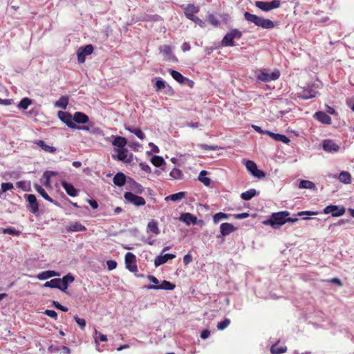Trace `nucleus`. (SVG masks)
Here are the masks:
<instances>
[{"mask_svg": "<svg viewBox=\"0 0 354 354\" xmlns=\"http://www.w3.org/2000/svg\"><path fill=\"white\" fill-rule=\"evenodd\" d=\"M86 228L84 225H82L79 222H75L71 223L67 228V231L68 232H83L85 231Z\"/></svg>", "mask_w": 354, "mask_h": 354, "instance_id": "35", "label": "nucleus"}, {"mask_svg": "<svg viewBox=\"0 0 354 354\" xmlns=\"http://www.w3.org/2000/svg\"><path fill=\"white\" fill-rule=\"evenodd\" d=\"M127 181V176L122 172H118L113 178V182L118 187H122Z\"/></svg>", "mask_w": 354, "mask_h": 354, "instance_id": "28", "label": "nucleus"}, {"mask_svg": "<svg viewBox=\"0 0 354 354\" xmlns=\"http://www.w3.org/2000/svg\"><path fill=\"white\" fill-rule=\"evenodd\" d=\"M2 232L3 234H10V235H12V236H19L20 234V233H21L20 231L17 230H15L13 227L3 228L2 230Z\"/></svg>", "mask_w": 354, "mask_h": 354, "instance_id": "48", "label": "nucleus"}, {"mask_svg": "<svg viewBox=\"0 0 354 354\" xmlns=\"http://www.w3.org/2000/svg\"><path fill=\"white\" fill-rule=\"evenodd\" d=\"M52 304L55 308L60 310L63 312H67L68 310L67 307L62 306L57 301H53Z\"/></svg>", "mask_w": 354, "mask_h": 354, "instance_id": "53", "label": "nucleus"}, {"mask_svg": "<svg viewBox=\"0 0 354 354\" xmlns=\"http://www.w3.org/2000/svg\"><path fill=\"white\" fill-rule=\"evenodd\" d=\"M290 213L288 211H281L272 213L268 219L263 221L262 223L265 225L270 226L274 229H279L281 226L286 223H295L299 219L297 216L304 215H317V212L312 211H302L294 215V217L290 216Z\"/></svg>", "mask_w": 354, "mask_h": 354, "instance_id": "1", "label": "nucleus"}, {"mask_svg": "<svg viewBox=\"0 0 354 354\" xmlns=\"http://www.w3.org/2000/svg\"><path fill=\"white\" fill-rule=\"evenodd\" d=\"M34 144L46 152L53 153L56 151V148L55 147L46 145L44 140H35Z\"/></svg>", "mask_w": 354, "mask_h": 354, "instance_id": "29", "label": "nucleus"}, {"mask_svg": "<svg viewBox=\"0 0 354 354\" xmlns=\"http://www.w3.org/2000/svg\"><path fill=\"white\" fill-rule=\"evenodd\" d=\"M32 100H30L28 97H24L21 100L19 104L17 105V107L19 109L22 110H26L28 107L31 104Z\"/></svg>", "mask_w": 354, "mask_h": 354, "instance_id": "43", "label": "nucleus"}, {"mask_svg": "<svg viewBox=\"0 0 354 354\" xmlns=\"http://www.w3.org/2000/svg\"><path fill=\"white\" fill-rule=\"evenodd\" d=\"M317 91L310 87L304 88L298 93V97L302 100H308L316 97Z\"/></svg>", "mask_w": 354, "mask_h": 354, "instance_id": "19", "label": "nucleus"}, {"mask_svg": "<svg viewBox=\"0 0 354 354\" xmlns=\"http://www.w3.org/2000/svg\"><path fill=\"white\" fill-rule=\"evenodd\" d=\"M299 187L300 189H314L315 188V185L312 181L307 180H301L299 182Z\"/></svg>", "mask_w": 354, "mask_h": 354, "instance_id": "41", "label": "nucleus"}, {"mask_svg": "<svg viewBox=\"0 0 354 354\" xmlns=\"http://www.w3.org/2000/svg\"><path fill=\"white\" fill-rule=\"evenodd\" d=\"M73 122L77 124H85L89 122V118L84 113L77 111L73 115Z\"/></svg>", "mask_w": 354, "mask_h": 354, "instance_id": "21", "label": "nucleus"}, {"mask_svg": "<svg viewBox=\"0 0 354 354\" xmlns=\"http://www.w3.org/2000/svg\"><path fill=\"white\" fill-rule=\"evenodd\" d=\"M57 116L59 119L64 123L68 127L71 129H73L75 127V123L73 122V115L66 111H59L57 113Z\"/></svg>", "mask_w": 354, "mask_h": 354, "instance_id": "12", "label": "nucleus"}, {"mask_svg": "<svg viewBox=\"0 0 354 354\" xmlns=\"http://www.w3.org/2000/svg\"><path fill=\"white\" fill-rule=\"evenodd\" d=\"M280 4L281 3L279 0H273L270 2L261 1H257L255 2L256 7L264 12H268L272 9L277 8L280 6Z\"/></svg>", "mask_w": 354, "mask_h": 354, "instance_id": "7", "label": "nucleus"}, {"mask_svg": "<svg viewBox=\"0 0 354 354\" xmlns=\"http://www.w3.org/2000/svg\"><path fill=\"white\" fill-rule=\"evenodd\" d=\"M207 20H208V22H209V24H211L212 25H213V26H218V24H219L218 20V19H216V17L214 15H212V14L209 15Z\"/></svg>", "mask_w": 354, "mask_h": 354, "instance_id": "54", "label": "nucleus"}, {"mask_svg": "<svg viewBox=\"0 0 354 354\" xmlns=\"http://www.w3.org/2000/svg\"><path fill=\"white\" fill-rule=\"evenodd\" d=\"M139 165L140 168L146 173L149 174L151 172V167L147 163L142 162L139 164Z\"/></svg>", "mask_w": 354, "mask_h": 354, "instance_id": "59", "label": "nucleus"}, {"mask_svg": "<svg viewBox=\"0 0 354 354\" xmlns=\"http://www.w3.org/2000/svg\"><path fill=\"white\" fill-rule=\"evenodd\" d=\"M128 183L129 185V188L131 190L133 191L136 194H142L144 192V187L133 178H129L128 180Z\"/></svg>", "mask_w": 354, "mask_h": 354, "instance_id": "27", "label": "nucleus"}, {"mask_svg": "<svg viewBox=\"0 0 354 354\" xmlns=\"http://www.w3.org/2000/svg\"><path fill=\"white\" fill-rule=\"evenodd\" d=\"M26 201L28 203L27 206L30 212L35 214L39 212V204L34 194H25Z\"/></svg>", "mask_w": 354, "mask_h": 354, "instance_id": "13", "label": "nucleus"}, {"mask_svg": "<svg viewBox=\"0 0 354 354\" xmlns=\"http://www.w3.org/2000/svg\"><path fill=\"white\" fill-rule=\"evenodd\" d=\"M248 216H249V214L248 212L236 214L234 215V217L236 219H243V218H248Z\"/></svg>", "mask_w": 354, "mask_h": 354, "instance_id": "62", "label": "nucleus"}, {"mask_svg": "<svg viewBox=\"0 0 354 354\" xmlns=\"http://www.w3.org/2000/svg\"><path fill=\"white\" fill-rule=\"evenodd\" d=\"M176 286L171 282L164 280L162 281L161 284L159 286L155 285H148L147 288L149 290H172L175 288Z\"/></svg>", "mask_w": 354, "mask_h": 354, "instance_id": "18", "label": "nucleus"}, {"mask_svg": "<svg viewBox=\"0 0 354 354\" xmlns=\"http://www.w3.org/2000/svg\"><path fill=\"white\" fill-rule=\"evenodd\" d=\"M37 278L39 279V280H41V281H44V280H46V279H50L49 278V275H48V271H44V272H39L37 275Z\"/></svg>", "mask_w": 354, "mask_h": 354, "instance_id": "57", "label": "nucleus"}, {"mask_svg": "<svg viewBox=\"0 0 354 354\" xmlns=\"http://www.w3.org/2000/svg\"><path fill=\"white\" fill-rule=\"evenodd\" d=\"M314 118L319 122L324 124H331V118L324 111H317L314 114Z\"/></svg>", "mask_w": 354, "mask_h": 354, "instance_id": "22", "label": "nucleus"}, {"mask_svg": "<svg viewBox=\"0 0 354 354\" xmlns=\"http://www.w3.org/2000/svg\"><path fill=\"white\" fill-rule=\"evenodd\" d=\"M171 77L180 84H185L188 81V78L183 76L180 73L173 69L169 70Z\"/></svg>", "mask_w": 354, "mask_h": 354, "instance_id": "33", "label": "nucleus"}, {"mask_svg": "<svg viewBox=\"0 0 354 354\" xmlns=\"http://www.w3.org/2000/svg\"><path fill=\"white\" fill-rule=\"evenodd\" d=\"M207 174V171L205 170H202L198 176V180L200 182L203 183L205 186H209L211 183V179L208 177H206L205 175Z\"/></svg>", "mask_w": 354, "mask_h": 354, "instance_id": "42", "label": "nucleus"}, {"mask_svg": "<svg viewBox=\"0 0 354 354\" xmlns=\"http://www.w3.org/2000/svg\"><path fill=\"white\" fill-rule=\"evenodd\" d=\"M198 147L204 150H216L218 149V147L216 145H208L207 144H201L198 145Z\"/></svg>", "mask_w": 354, "mask_h": 354, "instance_id": "55", "label": "nucleus"}, {"mask_svg": "<svg viewBox=\"0 0 354 354\" xmlns=\"http://www.w3.org/2000/svg\"><path fill=\"white\" fill-rule=\"evenodd\" d=\"M93 52V46L91 44L80 47L77 50V60L79 63L85 62L86 56L90 55Z\"/></svg>", "mask_w": 354, "mask_h": 354, "instance_id": "11", "label": "nucleus"}, {"mask_svg": "<svg viewBox=\"0 0 354 354\" xmlns=\"http://www.w3.org/2000/svg\"><path fill=\"white\" fill-rule=\"evenodd\" d=\"M280 77V72L279 70L269 73L266 69H261L257 73V80L263 82H269L279 79Z\"/></svg>", "mask_w": 354, "mask_h": 354, "instance_id": "4", "label": "nucleus"}, {"mask_svg": "<svg viewBox=\"0 0 354 354\" xmlns=\"http://www.w3.org/2000/svg\"><path fill=\"white\" fill-rule=\"evenodd\" d=\"M62 187L65 189L66 192L72 197L77 196L78 195V190L74 187V186L67 183L65 180L61 182Z\"/></svg>", "mask_w": 354, "mask_h": 354, "instance_id": "24", "label": "nucleus"}, {"mask_svg": "<svg viewBox=\"0 0 354 354\" xmlns=\"http://www.w3.org/2000/svg\"><path fill=\"white\" fill-rule=\"evenodd\" d=\"M166 86V82L161 78L157 80L156 82V88L157 91H159L164 88Z\"/></svg>", "mask_w": 354, "mask_h": 354, "instance_id": "50", "label": "nucleus"}, {"mask_svg": "<svg viewBox=\"0 0 354 354\" xmlns=\"http://www.w3.org/2000/svg\"><path fill=\"white\" fill-rule=\"evenodd\" d=\"M179 221L183 222L187 226L197 223L196 216L188 212L182 213L179 216Z\"/></svg>", "mask_w": 354, "mask_h": 354, "instance_id": "16", "label": "nucleus"}, {"mask_svg": "<svg viewBox=\"0 0 354 354\" xmlns=\"http://www.w3.org/2000/svg\"><path fill=\"white\" fill-rule=\"evenodd\" d=\"M59 278L53 279L50 281H46L44 284V287L45 288H57L61 290V287L59 286Z\"/></svg>", "mask_w": 354, "mask_h": 354, "instance_id": "38", "label": "nucleus"}, {"mask_svg": "<svg viewBox=\"0 0 354 354\" xmlns=\"http://www.w3.org/2000/svg\"><path fill=\"white\" fill-rule=\"evenodd\" d=\"M75 277L71 273H68L64 276L62 279L59 278V286L61 287V291L66 292L69 283L73 282Z\"/></svg>", "mask_w": 354, "mask_h": 354, "instance_id": "17", "label": "nucleus"}, {"mask_svg": "<svg viewBox=\"0 0 354 354\" xmlns=\"http://www.w3.org/2000/svg\"><path fill=\"white\" fill-rule=\"evenodd\" d=\"M192 256L190 254H187L183 257V263L185 266H187L192 261Z\"/></svg>", "mask_w": 354, "mask_h": 354, "instance_id": "61", "label": "nucleus"}, {"mask_svg": "<svg viewBox=\"0 0 354 354\" xmlns=\"http://www.w3.org/2000/svg\"><path fill=\"white\" fill-rule=\"evenodd\" d=\"M68 104V96H62L59 99L55 102V106L61 108L62 109H66L67 105Z\"/></svg>", "mask_w": 354, "mask_h": 354, "instance_id": "36", "label": "nucleus"}, {"mask_svg": "<svg viewBox=\"0 0 354 354\" xmlns=\"http://www.w3.org/2000/svg\"><path fill=\"white\" fill-rule=\"evenodd\" d=\"M230 324V319L228 318H225L224 320L220 322L217 324V328L220 330H223L225 329Z\"/></svg>", "mask_w": 354, "mask_h": 354, "instance_id": "49", "label": "nucleus"}, {"mask_svg": "<svg viewBox=\"0 0 354 354\" xmlns=\"http://www.w3.org/2000/svg\"><path fill=\"white\" fill-rule=\"evenodd\" d=\"M243 32L239 29L234 28L228 32L222 39L221 44L224 47H232L236 46L234 39L241 38Z\"/></svg>", "mask_w": 354, "mask_h": 354, "instance_id": "3", "label": "nucleus"}, {"mask_svg": "<svg viewBox=\"0 0 354 354\" xmlns=\"http://www.w3.org/2000/svg\"><path fill=\"white\" fill-rule=\"evenodd\" d=\"M160 51L162 54L164 59L169 62L177 61L176 57L173 54L172 48L170 46L164 45L160 47Z\"/></svg>", "mask_w": 354, "mask_h": 354, "instance_id": "15", "label": "nucleus"}, {"mask_svg": "<svg viewBox=\"0 0 354 354\" xmlns=\"http://www.w3.org/2000/svg\"><path fill=\"white\" fill-rule=\"evenodd\" d=\"M73 129H77V130L93 132V133L95 132V129L93 127V126L77 125L75 124V127H74Z\"/></svg>", "mask_w": 354, "mask_h": 354, "instance_id": "46", "label": "nucleus"}, {"mask_svg": "<svg viewBox=\"0 0 354 354\" xmlns=\"http://www.w3.org/2000/svg\"><path fill=\"white\" fill-rule=\"evenodd\" d=\"M106 265L109 270H112L117 267V262L113 260H109L106 261Z\"/></svg>", "mask_w": 354, "mask_h": 354, "instance_id": "60", "label": "nucleus"}, {"mask_svg": "<svg viewBox=\"0 0 354 354\" xmlns=\"http://www.w3.org/2000/svg\"><path fill=\"white\" fill-rule=\"evenodd\" d=\"M169 175L175 179H178L180 178L182 173L180 169L174 168L170 171Z\"/></svg>", "mask_w": 354, "mask_h": 354, "instance_id": "51", "label": "nucleus"}, {"mask_svg": "<svg viewBox=\"0 0 354 354\" xmlns=\"http://www.w3.org/2000/svg\"><path fill=\"white\" fill-rule=\"evenodd\" d=\"M176 257V255L174 254H162V252L157 256L154 259V265L157 268L164 263H165L168 260L173 259Z\"/></svg>", "mask_w": 354, "mask_h": 354, "instance_id": "20", "label": "nucleus"}, {"mask_svg": "<svg viewBox=\"0 0 354 354\" xmlns=\"http://www.w3.org/2000/svg\"><path fill=\"white\" fill-rule=\"evenodd\" d=\"M228 218V214H227L225 213H223V212H219V213H216V214L214 215L213 221L215 223H218L221 220H223L224 218Z\"/></svg>", "mask_w": 354, "mask_h": 354, "instance_id": "47", "label": "nucleus"}, {"mask_svg": "<svg viewBox=\"0 0 354 354\" xmlns=\"http://www.w3.org/2000/svg\"><path fill=\"white\" fill-rule=\"evenodd\" d=\"M151 162L156 167H160L165 164L164 158L159 156H153L151 159Z\"/></svg>", "mask_w": 354, "mask_h": 354, "instance_id": "44", "label": "nucleus"}, {"mask_svg": "<svg viewBox=\"0 0 354 354\" xmlns=\"http://www.w3.org/2000/svg\"><path fill=\"white\" fill-rule=\"evenodd\" d=\"M186 196L185 192H180L174 194H171L165 198L166 201H172L174 202L180 201L183 198H184Z\"/></svg>", "mask_w": 354, "mask_h": 354, "instance_id": "34", "label": "nucleus"}, {"mask_svg": "<svg viewBox=\"0 0 354 354\" xmlns=\"http://www.w3.org/2000/svg\"><path fill=\"white\" fill-rule=\"evenodd\" d=\"M193 21L201 28L205 27V22L199 19L198 17H196Z\"/></svg>", "mask_w": 354, "mask_h": 354, "instance_id": "63", "label": "nucleus"}, {"mask_svg": "<svg viewBox=\"0 0 354 354\" xmlns=\"http://www.w3.org/2000/svg\"><path fill=\"white\" fill-rule=\"evenodd\" d=\"M34 187L35 189V190L46 201H49L50 203L57 205V206H59V203L53 200L51 197H50L48 196V194H47V192L45 191V189L39 185L38 184H35L34 185Z\"/></svg>", "mask_w": 354, "mask_h": 354, "instance_id": "23", "label": "nucleus"}, {"mask_svg": "<svg viewBox=\"0 0 354 354\" xmlns=\"http://www.w3.org/2000/svg\"><path fill=\"white\" fill-rule=\"evenodd\" d=\"M236 230V227L229 223H223L220 225V232L223 236H226Z\"/></svg>", "mask_w": 354, "mask_h": 354, "instance_id": "25", "label": "nucleus"}, {"mask_svg": "<svg viewBox=\"0 0 354 354\" xmlns=\"http://www.w3.org/2000/svg\"><path fill=\"white\" fill-rule=\"evenodd\" d=\"M44 313L54 319H57V313L53 310H46Z\"/></svg>", "mask_w": 354, "mask_h": 354, "instance_id": "58", "label": "nucleus"}, {"mask_svg": "<svg viewBox=\"0 0 354 354\" xmlns=\"http://www.w3.org/2000/svg\"><path fill=\"white\" fill-rule=\"evenodd\" d=\"M147 232L151 233V236L159 234L160 231L158 226V222L155 220L150 221L147 224Z\"/></svg>", "mask_w": 354, "mask_h": 354, "instance_id": "26", "label": "nucleus"}, {"mask_svg": "<svg viewBox=\"0 0 354 354\" xmlns=\"http://www.w3.org/2000/svg\"><path fill=\"white\" fill-rule=\"evenodd\" d=\"M126 268L130 272H134L138 271V267L136 263V256L132 252H127L125 255Z\"/></svg>", "mask_w": 354, "mask_h": 354, "instance_id": "14", "label": "nucleus"}, {"mask_svg": "<svg viewBox=\"0 0 354 354\" xmlns=\"http://www.w3.org/2000/svg\"><path fill=\"white\" fill-rule=\"evenodd\" d=\"M257 194H258V193L256 191V189H250L248 191L243 192L241 194V198L243 200L249 201V200H250L251 198H252L254 196H255Z\"/></svg>", "mask_w": 354, "mask_h": 354, "instance_id": "37", "label": "nucleus"}, {"mask_svg": "<svg viewBox=\"0 0 354 354\" xmlns=\"http://www.w3.org/2000/svg\"><path fill=\"white\" fill-rule=\"evenodd\" d=\"M115 151L118 152L117 154H113L112 158L114 160H118L125 163H130L133 160V154L129 152V150L126 148L124 149H116Z\"/></svg>", "mask_w": 354, "mask_h": 354, "instance_id": "5", "label": "nucleus"}, {"mask_svg": "<svg viewBox=\"0 0 354 354\" xmlns=\"http://www.w3.org/2000/svg\"><path fill=\"white\" fill-rule=\"evenodd\" d=\"M74 319L75 320L76 323L79 325L81 329H84L86 326V321L84 319L80 318L77 317V315H75L74 317Z\"/></svg>", "mask_w": 354, "mask_h": 354, "instance_id": "52", "label": "nucleus"}, {"mask_svg": "<svg viewBox=\"0 0 354 354\" xmlns=\"http://www.w3.org/2000/svg\"><path fill=\"white\" fill-rule=\"evenodd\" d=\"M124 198L128 203L132 204L136 207L143 206L145 205V199L131 192H127L124 194Z\"/></svg>", "mask_w": 354, "mask_h": 354, "instance_id": "6", "label": "nucleus"}, {"mask_svg": "<svg viewBox=\"0 0 354 354\" xmlns=\"http://www.w3.org/2000/svg\"><path fill=\"white\" fill-rule=\"evenodd\" d=\"M244 18L249 23H252L255 26L263 29H272L274 27V22L270 19H264L248 12H244Z\"/></svg>", "mask_w": 354, "mask_h": 354, "instance_id": "2", "label": "nucleus"}, {"mask_svg": "<svg viewBox=\"0 0 354 354\" xmlns=\"http://www.w3.org/2000/svg\"><path fill=\"white\" fill-rule=\"evenodd\" d=\"M42 178H44V185L46 186V187H50V177L47 175V176H44V174H43L42 176Z\"/></svg>", "mask_w": 354, "mask_h": 354, "instance_id": "64", "label": "nucleus"}, {"mask_svg": "<svg viewBox=\"0 0 354 354\" xmlns=\"http://www.w3.org/2000/svg\"><path fill=\"white\" fill-rule=\"evenodd\" d=\"M13 185L11 183H3L1 184V189L3 192H6L8 190L13 189Z\"/></svg>", "mask_w": 354, "mask_h": 354, "instance_id": "56", "label": "nucleus"}, {"mask_svg": "<svg viewBox=\"0 0 354 354\" xmlns=\"http://www.w3.org/2000/svg\"><path fill=\"white\" fill-rule=\"evenodd\" d=\"M111 138L113 139V145L118 149H124L127 143V139L124 137L112 136Z\"/></svg>", "mask_w": 354, "mask_h": 354, "instance_id": "30", "label": "nucleus"}, {"mask_svg": "<svg viewBox=\"0 0 354 354\" xmlns=\"http://www.w3.org/2000/svg\"><path fill=\"white\" fill-rule=\"evenodd\" d=\"M287 348L286 346H277L276 344L272 345L270 348V352L272 354H281L286 351Z\"/></svg>", "mask_w": 354, "mask_h": 354, "instance_id": "45", "label": "nucleus"}, {"mask_svg": "<svg viewBox=\"0 0 354 354\" xmlns=\"http://www.w3.org/2000/svg\"><path fill=\"white\" fill-rule=\"evenodd\" d=\"M338 178L340 182L344 184H349L351 180V176L348 171H341L339 174Z\"/></svg>", "mask_w": 354, "mask_h": 354, "instance_id": "40", "label": "nucleus"}, {"mask_svg": "<svg viewBox=\"0 0 354 354\" xmlns=\"http://www.w3.org/2000/svg\"><path fill=\"white\" fill-rule=\"evenodd\" d=\"M245 166L248 171L254 177L258 178H262L266 176V174L259 170L257 167V164L252 160H245Z\"/></svg>", "mask_w": 354, "mask_h": 354, "instance_id": "8", "label": "nucleus"}, {"mask_svg": "<svg viewBox=\"0 0 354 354\" xmlns=\"http://www.w3.org/2000/svg\"><path fill=\"white\" fill-rule=\"evenodd\" d=\"M346 209L343 206H339L336 205H330L326 206L323 212L325 214H330L333 217L341 216L344 214Z\"/></svg>", "mask_w": 354, "mask_h": 354, "instance_id": "9", "label": "nucleus"}, {"mask_svg": "<svg viewBox=\"0 0 354 354\" xmlns=\"http://www.w3.org/2000/svg\"><path fill=\"white\" fill-rule=\"evenodd\" d=\"M124 128L128 131L135 134L139 139L143 140L145 138V134L140 129L129 125H125Z\"/></svg>", "mask_w": 354, "mask_h": 354, "instance_id": "31", "label": "nucleus"}, {"mask_svg": "<svg viewBox=\"0 0 354 354\" xmlns=\"http://www.w3.org/2000/svg\"><path fill=\"white\" fill-rule=\"evenodd\" d=\"M268 135L270 136L275 141L281 142L285 144H288L290 142V139L283 134L274 133L271 131H268Z\"/></svg>", "mask_w": 354, "mask_h": 354, "instance_id": "32", "label": "nucleus"}, {"mask_svg": "<svg viewBox=\"0 0 354 354\" xmlns=\"http://www.w3.org/2000/svg\"><path fill=\"white\" fill-rule=\"evenodd\" d=\"M184 10V14H195L199 12V7L195 6L194 4H188L182 6Z\"/></svg>", "mask_w": 354, "mask_h": 354, "instance_id": "39", "label": "nucleus"}, {"mask_svg": "<svg viewBox=\"0 0 354 354\" xmlns=\"http://www.w3.org/2000/svg\"><path fill=\"white\" fill-rule=\"evenodd\" d=\"M322 149L327 153H335L339 151L340 147L333 140L325 139L322 141Z\"/></svg>", "mask_w": 354, "mask_h": 354, "instance_id": "10", "label": "nucleus"}]
</instances>
